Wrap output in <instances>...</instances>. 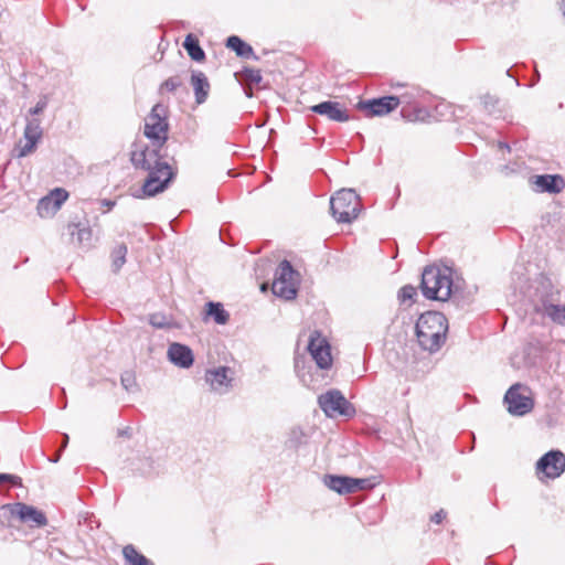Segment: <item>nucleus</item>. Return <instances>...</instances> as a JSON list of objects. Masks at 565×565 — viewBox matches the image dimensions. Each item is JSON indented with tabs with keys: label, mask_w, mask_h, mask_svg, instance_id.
I'll return each instance as SVG.
<instances>
[{
	"label": "nucleus",
	"mask_w": 565,
	"mask_h": 565,
	"mask_svg": "<svg viewBox=\"0 0 565 565\" xmlns=\"http://www.w3.org/2000/svg\"><path fill=\"white\" fill-rule=\"evenodd\" d=\"M162 146H151L143 142H135L130 160L135 168L148 172V178L142 185L146 196H153L164 191L174 177V172L168 162L162 160L160 154Z\"/></svg>",
	"instance_id": "1"
},
{
	"label": "nucleus",
	"mask_w": 565,
	"mask_h": 565,
	"mask_svg": "<svg viewBox=\"0 0 565 565\" xmlns=\"http://www.w3.org/2000/svg\"><path fill=\"white\" fill-rule=\"evenodd\" d=\"M550 282L545 279L534 280L522 297L513 302L515 313L520 317L541 316L542 318H565V307L554 305L547 297Z\"/></svg>",
	"instance_id": "2"
},
{
	"label": "nucleus",
	"mask_w": 565,
	"mask_h": 565,
	"mask_svg": "<svg viewBox=\"0 0 565 565\" xmlns=\"http://www.w3.org/2000/svg\"><path fill=\"white\" fill-rule=\"evenodd\" d=\"M420 289L425 298L437 301H447L455 294L450 274L435 266L424 269Z\"/></svg>",
	"instance_id": "3"
},
{
	"label": "nucleus",
	"mask_w": 565,
	"mask_h": 565,
	"mask_svg": "<svg viewBox=\"0 0 565 565\" xmlns=\"http://www.w3.org/2000/svg\"><path fill=\"white\" fill-rule=\"evenodd\" d=\"M415 331L420 348L434 353L445 343L448 320H416Z\"/></svg>",
	"instance_id": "4"
},
{
	"label": "nucleus",
	"mask_w": 565,
	"mask_h": 565,
	"mask_svg": "<svg viewBox=\"0 0 565 565\" xmlns=\"http://www.w3.org/2000/svg\"><path fill=\"white\" fill-rule=\"evenodd\" d=\"M333 217L341 223H351L361 211L360 196L352 189H342L330 199Z\"/></svg>",
	"instance_id": "5"
},
{
	"label": "nucleus",
	"mask_w": 565,
	"mask_h": 565,
	"mask_svg": "<svg viewBox=\"0 0 565 565\" xmlns=\"http://www.w3.org/2000/svg\"><path fill=\"white\" fill-rule=\"evenodd\" d=\"M300 275L288 260H282L275 273L271 285L273 294L285 300H291L297 296Z\"/></svg>",
	"instance_id": "6"
},
{
	"label": "nucleus",
	"mask_w": 565,
	"mask_h": 565,
	"mask_svg": "<svg viewBox=\"0 0 565 565\" xmlns=\"http://www.w3.org/2000/svg\"><path fill=\"white\" fill-rule=\"evenodd\" d=\"M168 128L167 108L162 104H156L146 118L145 136L153 143L163 146L168 139Z\"/></svg>",
	"instance_id": "7"
},
{
	"label": "nucleus",
	"mask_w": 565,
	"mask_h": 565,
	"mask_svg": "<svg viewBox=\"0 0 565 565\" xmlns=\"http://www.w3.org/2000/svg\"><path fill=\"white\" fill-rule=\"evenodd\" d=\"M508 412L514 416H523L533 409L534 402L527 386L513 384L504 395Z\"/></svg>",
	"instance_id": "8"
},
{
	"label": "nucleus",
	"mask_w": 565,
	"mask_h": 565,
	"mask_svg": "<svg viewBox=\"0 0 565 565\" xmlns=\"http://www.w3.org/2000/svg\"><path fill=\"white\" fill-rule=\"evenodd\" d=\"M307 350L319 370L331 369V345L320 331L315 330L310 333Z\"/></svg>",
	"instance_id": "9"
},
{
	"label": "nucleus",
	"mask_w": 565,
	"mask_h": 565,
	"mask_svg": "<svg viewBox=\"0 0 565 565\" xmlns=\"http://www.w3.org/2000/svg\"><path fill=\"white\" fill-rule=\"evenodd\" d=\"M0 511L17 518L20 522L32 527H42L47 523V519L42 511L22 502L3 504Z\"/></svg>",
	"instance_id": "10"
},
{
	"label": "nucleus",
	"mask_w": 565,
	"mask_h": 565,
	"mask_svg": "<svg viewBox=\"0 0 565 565\" xmlns=\"http://www.w3.org/2000/svg\"><path fill=\"white\" fill-rule=\"evenodd\" d=\"M565 471V455L559 450H551L536 462V475L543 478L556 479Z\"/></svg>",
	"instance_id": "11"
},
{
	"label": "nucleus",
	"mask_w": 565,
	"mask_h": 565,
	"mask_svg": "<svg viewBox=\"0 0 565 565\" xmlns=\"http://www.w3.org/2000/svg\"><path fill=\"white\" fill-rule=\"evenodd\" d=\"M319 406L327 416L349 415L350 404L338 390H331L319 396Z\"/></svg>",
	"instance_id": "12"
},
{
	"label": "nucleus",
	"mask_w": 565,
	"mask_h": 565,
	"mask_svg": "<svg viewBox=\"0 0 565 565\" xmlns=\"http://www.w3.org/2000/svg\"><path fill=\"white\" fill-rule=\"evenodd\" d=\"M324 484L340 494H348L366 489L370 481L367 479L328 475L324 477Z\"/></svg>",
	"instance_id": "13"
},
{
	"label": "nucleus",
	"mask_w": 565,
	"mask_h": 565,
	"mask_svg": "<svg viewBox=\"0 0 565 565\" xmlns=\"http://www.w3.org/2000/svg\"><path fill=\"white\" fill-rule=\"evenodd\" d=\"M205 381L211 390L218 393H227L234 381V371L228 366H218L205 372Z\"/></svg>",
	"instance_id": "14"
},
{
	"label": "nucleus",
	"mask_w": 565,
	"mask_h": 565,
	"mask_svg": "<svg viewBox=\"0 0 565 565\" xmlns=\"http://www.w3.org/2000/svg\"><path fill=\"white\" fill-rule=\"evenodd\" d=\"M68 193L61 188L52 190L46 196L42 198L38 203V213L41 217L53 216L67 200Z\"/></svg>",
	"instance_id": "15"
},
{
	"label": "nucleus",
	"mask_w": 565,
	"mask_h": 565,
	"mask_svg": "<svg viewBox=\"0 0 565 565\" xmlns=\"http://www.w3.org/2000/svg\"><path fill=\"white\" fill-rule=\"evenodd\" d=\"M41 120L38 118L28 119L24 128L25 143L20 147L18 157L22 158L32 153L42 138Z\"/></svg>",
	"instance_id": "16"
},
{
	"label": "nucleus",
	"mask_w": 565,
	"mask_h": 565,
	"mask_svg": "<svg viewBox=\"0 0 565 565\" xmlns=\"http://www.w3.org/2000/svg\"><path fill=\"white\" fill-rule=\"evenodd\" d=\"M399 97L384 96L361 104V107L367 111V116H384L393 111L402 103Z\"/></svg>",
	"instance_id": "17"
},
{
	"label": "nucleus",
	"mask_w": 565,
	"mask_h": 565,
	"mask_svg": "<svg viewBox=\"0 0 565 565\" xmlns=\"http://www.w3.org/2000/svg\"><path fill=\"white\" fill-rule=\"evenodd\" d=\"M311 110L338 122H345L350 119L348 110L337 102H322L320 104L313 105Z\"/></svg>",
	"instance_id": "18"
},
{
	"label": "nucleus",
	"mask_w": 565,
	"mask_h": 565,
	"mask_svg": "<svg viewBox=\"0 0 565 565\" xmlns=\"http://www.w3.org/2000/svg\"><path fill=\"white\" fill-rule=\"evenodd\" d=\"M167 354L171 363L182 369H189L194 362L192 350L181 343H171Z\"/></svg>",
	"instance_id": "19"
},
{
	"label": "nucleus",
	"mask_w": 565,
	"mask_h": 565,
	"mask_svg": "<svg viewBox=\"0 0 565 565\" xmlns=\"http://www.w3.org/2000/svg\"><path fill=\"white\" fill-rule=\"evenodd\" d=\"M191 85L194 90L196 104H203L207 99L210 93V83L205 74L201 71H193L191 75Z\"/></svg>",
	"instance_id": "20"
},
{
	"label": "nucleus",
	"mask_w": 565,
	"mask_h": 565,
	"mask_svg": "<svg viewBox=\"0 0 565 565\" xmlns=\"http://www.w3.org/2000/svg\"><path fill=\"white\" fill-rule=\"evenodd\" d=\"M534 183L541 191H546L551 193L561 192L564 185V181L561 177L550 174L536 177Z\"/></svg>",
	"instance_id": "21"
},
{
	"label": "nucleus",
	"mask_w": 565,
	"mask_h": 565,
	"mask_svg": "<svg viewBox=\"0 0 565 565\" xmlns=\"http://www.w3.org/2000/svg\"><path fill=\"white\" fill-rule=\"evenodd\" d=\"M70 235L76 239L79 245L88 244L92 239V230L88 226L78 224H68Z\"/></svg>",
	"instance_id": "22"
},
{
	"label": "nucleus",
	"mask_w": 565,
	"mask_h": 565,
	"mask_svg": "<svg viewBox=\"0 0 565 565\" xmlns=\"http://www.w3.org/2000/svg\"><path fill=\"white\" fill-rule=\"evenodd\" d=\"M127 565H154L150 559L140 554L132 545H127L122 550Z\"/></svg>",
	"instance_id": "23"
},
{
	"label": "nucleus",
	"mask_w": 565,
	"mask_h": 565,
	"mask_svg": "<svg viewBox=\"0 0 565 565\" xmlns=\"http://www.w3.org/2000/svg\"><path fill=\"white\" fill-rule=\"evenodd\" d=\"M183 46L192 60L200 62L205 57L204 51L201 49L198 39L192 34H189L185 38Z\"/></svg>",
	"instance_id": "24"
},
{
	"label": "nucleus",
	"mask_w": 565,
	"mask_h": 565,
	"mask_svg": "<svg viewBox=\"0 0 565 565\" xmlns=\"http://www.w3.org/2000/svg\"><path fill=\"white\" fill-rule=\"evenodd\" d=\"M227 47L236 52L238 56L248 57L253 55V49L250 45L242 41L238 36L232 35L227 39Z\"/></svg>",
	"instance_id": "25"
},
{
	"label": "nucleus",
	"mask_w": 565,
	"mask_h": 565,
	"mask_svg": "<svg viewBox=\"0 0 565 565\" xmlns=\"http://www.w3.org/2000/svg\"><path fill=\"white\" fill-rule=\"evenodd\" d=\"M128 249L125 244L117 245L111 252V269L118 273L126 263Z\"/></svg>",
	"instance_id": "26"
},
{
	"label": "nucleus",
	"mask_w": 565,
	"mask_h": 565,
	"mask_svg": "<svg viewBox=\"0 0 565 565\" xmlns=\"http://www.w3.org/2000/svg\"><path fill=\"white\" fill-rule=\"evenodd\" d=\"M417 297V289L412 285H405L398 290L397 299L401 306L411 307Z\"/></svg>",
	"instance_id": "27"
},
{
	"label": "nucleus",
	"mask_w": 565,
	"mask_h": 565,
	"mask_svg": "<svg viewBox=\"0 0 565 565\" xmlns=\"http://www.w3.org/2000/svg\"><path fill=\"white\" fill-rule=\"evenodd\" d=\"M295 370L301 382L308 387H315L313 377L306 371L305 361L300 358L295 359Z\"/></svg>",
	"instance_id": "28"
},
{
	"label": "nucleus",
	"mask_w": 565,
	"mask_h": 565,
	"mask_svg": "<svg viewBox=\"0 0 565 565\" xmlns=\"http://www.w3.org/2000/svg\"><path fill=\"white\" fill-rule=\"evenodd\" d=\"M204 318H228V315L223 308L221 302L210 301L206 303V310Z\"/></svg>",
	"instance_id": "29"
},
{
	"label": "nucleus",
	"mask_w": 565,
	"mask_h": 565,
	"mask_svg": "<svg viewBox=\"0 0 565 565\" xmlns=\"http://www.w3.org/2000/svg\"><path fill=\"white\" fill-rule=\"evenodd\" d=\"M243 76L246 82H248L249 84H255V85H258L263 79L260 71L254 70V68L244 70Z\"/></svg>",
	"instance_id": "30"
},
{
	"label": "nucleus",
	"mask_w": 565,
	"mask_h": 565,
	"mask_svg": "<svg viewBox=\"0 0 565 565\" xmlns=\"http://www.w3.org/2000/svg\"><path fill=\"white\" fill-rule=\"evenodd\" d=\"M121 385L126 391H132L136 387V377L131 372H125L120 377Z\"/></svg>",
	"instance_id": "31"
},
{
	"label": "nucleus",
	"mask_w": 565,
	"mask_h": 565,
	"mask_svg": "<svg viewBox=\"0 0 565 565\" xmlns=\"http://www.w3.org/2000/svg\"><path fill=\"white\" fill-rule=\"evenodd\" d=\"M153 328L157 329H171L179 328L175 320H150Z\"/></svg>",
	"instance_id": "32"
},
{
	"label": "nucleus",
	"mask_w": 565,
	"mask_h": 565,
	"mask_svg": "<svg viewBox=\"0 0 565 565\" xmlns=\"http://www.w3.org/2000/svg\"><path fill=\"white\" fill-rule=\"evenodd\" d=\"M180 85L181 81L178 77H170L162 83L161 89L174 92L178 87H180Z\"/></svg>",
	"instance_id": "33"
},
{
	"label": "nucleus",
	"mask_w": 565,
	"mask_h": 565,
	"mask_svg": "<svg viewBox=\"0 0 565 565\" xmlns=\"http://www.w3.org/2000/svg\"><path fill=\"white\" fill-rule=\"evenodd\" d=\"M10 482L13 486H21V478L14 475L0 473V484Z\"/></svg>",
	"instance_id": "34"
},
{
	"label": "nucleus",
	"mask_w": 565,
	"mask_h": 565,
	"mask_svg": "<svg viewBox=\"0 0 565 565\" xmlns=\"http://www.w3.org/2000/svg\"><path fill=\"white\" fill-rule=\"evenodd\" d=\"M46 106H47V100H46V98L44 97V98L40 99V100L36 103V105H35L33 108H31V109L29 110V113H30V115H32V116H34V115H39V114H41V113L46 108Z\"/></svg>",
	"instance_id": "35"
},
{
	"label": "nucleus",
	"mask_w": 565,
	"mask_h": 565,
	"mask_svg": "<svg viewBox=\"0 0 565 565\" xmlns=\"http://www.w3.org/2000/svg\"><path fill=\"white\" fill-rule=\"evenodd\" d=\"M445 518H446V512L444 510H439L431 516V522L441 523Z\"/></svg>",
	"instance_id": "36"
},
{
	"label": "nucleus",
	"mask_w": 565,
	"mask_h": 565,
	"mask_svg": "<svg viewBox=\"0 0 565 565\" xmlns=\"http://www.w3.org/2000/svg\"><path fill=\"white\" fill-rule=\"evenodd\" d=\"M422 113H423L422 110H418V111H417V114L412 118V120L423 119L424 117L422 116ZM402 114H403V116H404V117H406V118H409V119H411V116H409V115H407V111H406V109H405V108H403Z\"/></svg>",
	"instance_id": "37"
},
{
	"label": "nucleus",
	"mask_w": 565,
	"mask_h": 565,
	"mask_svg": "<svg viewBox=\"0 0 565 565\" xmlns=\"http://www.w3.org/2000/svg\"><path fill=\"white\" fill-rule=\"evenodd\" d=\"M102 205L107 207V211H110L115 206V202L110 200H103Z\"/></svg>",
	"instance_id": "38"
},
{
	"label": "nucleus",
	"mask_w": 565,
	"mask_h": 565,
	"mask_svg": "<svg viewBox=\"0 0 565 565\" xmlns=\"http://www.w3.org/2000/svg\"><path fill=\"white\" fill-rule=\"evenodd\" d=\"M68 435L67 434H64L63 435V444H62V448H65L67 446V443H68Z\"/></svg>",
	"instance_id": "39"
},
{
	"label": "nucleus",
	"mask_w": 565,
	"mask_h": 565,
	"mask_svg": "<svg viewBox=\"0 0 565 565\" xmlns=\"http://www.w3.org/2000/svg\"><path fill=\"white\" fill-rule=\"evenodd\" d=\"M217 323H221V324H224L227 320H223V319H220V320H215Z\"/></svg>",
	"instance_id": "40"
},
{
	"label": "nucleus",
	"mask_w": 565,
	"mask_h": 565,
	"mask_svg": "<svg viewBox=\"0 0 565 565\" xmlns=\"http://www.w3.org/2000/svg\"><path fill=\"white\" fill-rule=\"evenodd\" d=\"M500 147H501V148H505V149H508V150L510 149V148H509V146H508V145H505V143H501V145H500Z\"/></svg>",
	"instance_id": "41"
},
{
	"label": "nucleus",
	"mask_w": 565,
	"mask_h": 565,
	"mask_svg": "<svg viewBox=\"0 0 565 565\" xmlns=\"http://www.w3.org/2000/svg\"><path fill=\"white\" fill-rule=\"evenodd\" d=\"M561 324L565 326V320H557Z\"/></svg>",
	"instance_id": "42"
},
{
	"label": "nucleus",
	"mask_w": 565,
	"mask_h": 565,
	"mask_svg": "<svg viewBox=\"0 0 565 565\" xmlns=\"http://www.w3.org/2000/svg\"><path fill=\"white\" fill-rule=\"evenodd\" d=\"M126 434H127V431H126V430H121V431L119 433V435H126Z\"/></svg>",
	"instance_id": "43"
},
{
	"label": "nucleus",
	"mask_w": 565,
	"mask_h": 565,
	"mask_svg": "<svg viewBox=\"0 0 565 565\" xmlns=\"http://www.w3.org/2000/svg\"><path fill=\"white\" fill-rule=\"evenodd\" d=\"M423 318H425V313L419 315V319H423Z\"/></svg>",
	"instance_id": "44"
},
{
	"label": "nucleus",
	"mask_w": 565,
	"mask_h": 565,
	"mask_svg": "<svg viewBox=\"0 0 565 565\" xmlns=\"http://www.w3.org/2000/svg\"><path fill=\"white\" fill-rule=\"evenodd\" d=\"M246 95H247V97H250L252 93L250 92H246Z\"/></svg>",
	"instance_id": "45"
}]
</instances>
